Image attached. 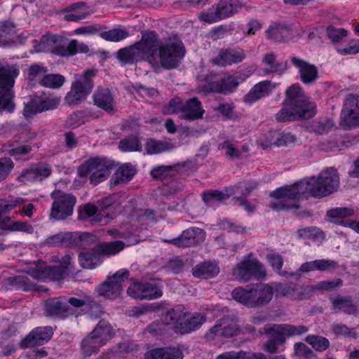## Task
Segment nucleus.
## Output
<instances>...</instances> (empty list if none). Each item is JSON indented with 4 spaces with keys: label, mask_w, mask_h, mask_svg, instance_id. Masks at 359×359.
<instances>
[{
    "label": "nucleus",
    "mask_w": 359,
    "mask_h": 359,
    "mask_svg": "<svg viewBox=\"0 0 359 359\" xmlns=\"http://www.w3.org/2000/svg\"><path fill=\"white\" fill-rule=\"evenodd\" d=\"M141 34L139 41L117 51L116 58L121 64L151 62L158 53L160 64L165 69H173L179 66L186 53L184 45L179 37L174 36L161 41L155 31L144 30Z\"/></svg>",
    "instance_id": "obj_1"
},
{
    "label": "nucleus",
    "mask_w": 359,
    "mask_h": 359,
    "mask_svg": "<svg viewBox=\"0 0 359 359\" xmlns=\"http://www.w3.org/2000/svg\"><path fill=\"white\" fill-rule=\"evenodd\" d=\"M94 307H100V305L86 294L79 297L60 296L44 302L43 313L51 319L64 320L70 317L78 318Z\"/></svg>",
    "instance_id": "obj_2"
},
{
    "label": "nucleus",
    "mask_w": 359,
    "mask_h": 359,
    "mask_svg": "<svg viewBox=\"0 0 359 359\" xmlns=\"http://www.w3.org/2000/svg\"><path fill=\"white\" fill-rule=\"evenodd\" d=\"M316 106L307 98L299 84H292L285 92V98L280 109L276 114L278 122L310 118L315 116Z\"/></svg>",
    "instance_id": "obj_3"
},
{
    "label": "nucleus",
    "mask_w": 359,
    "mask_h": 359,
    "mask_svg": "<svg viewBox=\"0 0 359 359\" xmlns=\"http://www.w3.org/2000/svg\"><path fill=\"white\" fill-rule=\"evenodd\" d=\"M269 196L277 199V201L271 202L269 205L271 209L276 211L297 210L299 208L300 199L311 196L306 180L277 188Z\"/></svg>",
    "instance_id": "obj_4"
},
{
    "label": "nucleus",
    "mask_w": 359,
    "mask_h": 359,
    "mask_svg": "<svg viewBox=\"0 0 359 359\" xmlns=\"http://www.w3.org/2000/svg\"><path fill=\"white\" fill-rule=\"evenodd\" d=\"M273 294V288L269 284L256 283L234 288L231 297L246 307L260 308L271 301Z\"/></svg>",
    "instance_id": "obj_5"
},
{
    "label": "nucleus",
    "mask_w": 359,
    "mask_h": 359,
    "mask_svg": "<svg viewBox=\"0 0 359 359\" xmlns=\"http://www.w3.org/2000/svg\"><path fill=\"white\" fill-rule=\"evenodd\" d=\"M164 320L172 325L176 334H187L198 330L206 318L201 313H190L183 305L178 304L166 311Z\"/></svg>",
    "instance_id": "obj_6"
},
{
    "label": "nucleus",
    "mask_w": 359,
    "mask_h": 359,
    "mask_svg": "<svg viewBox=\"0 0 359 359\" xmlns=\"http://www.w3.org/2000/svg\"><path fill=\"white\" fill-rule=\"evenodd\" d=\"M116 167L115 162L106 157L90 158L78 168V175L81 177H89L90 183L97 185L106 180L111 170Z\"/></svg>",
    "instance_id": "obj_7"
},
{
    "label": "nucleus",
    "mask_w": 359,
    "mask_h": 359,
    "mask_svg": "<svg viewBox=\"0 0 359 359\" xmlns=\"http://www.w3.org/2000/svg\"><path fill=\"white\" fill-rule=\"evenodd\" d=\"M310 196L320 198L329 196L338 189L339 175L334 168H328L320 172L317 177H312L306 180Z\"/></svg>",
    "instance_id": "obj_8"
},
{
    "label": "nucleus",
    "mask_w": 359,
    "mask_h": 359,
    "mask_svg": "<svg viewBox=\"0 0 359 359\" xmlns=\"http://www.w3.org/2000/svg\"><path fill=\"white\" fill-rule=\"evenodd\" d=\"M96 74L95 69H88L79 78H76L65 97V102L68 106H77L86 100L94 88L93 79Z\"/></svg>",
    "instance_id": "obj_9"
},
{
    "label": "nucleus",
    "mask_w": 359,
    "mask_h": 359,
    "mask_svg": "<svg viewBox=\"0 0 359 359\" xmlns=\"http://www.w3.org/2000/svg\"><path fill=\"white\" fill-rule=\"evenodd\" d=\"M233 273L243 282L260 280L266 276L264 265L257 258L250 256L244 257L236 264Z\"/></svg>",
    "instance_id": "obj_10"
},
{
    "label": "nucleus",
    "mask_w": 359,
    "mask_h": 359,
    "mask_svg": "<svg viewBox=\"0 0 359 359\" xmlns=\"http://www.w3.org/2000/svg\"><path fill=\"white\" fill-rule=\"evenodd\" d=\"M53 200L50 218L55 220H64L73 214L76 198L72 194L55 190L50 194Z\"/></svg>",
    "instance_id": "obj_11"
},
{
    "label": "nucleus",
    "mask_w": 359,
    "mask_h": 359,
    "mask_svg": "<svg viewBox=\"0 0 359 359\" xmlns=\"http://www.w3.org/2000/svg\"><path fill=\"white\" fill-rule=\"evenodd\" d=\"M60 102L59 97L43 91H39L31 97L30 100L25 105L23 115L27 118L46 111L55 109Z\"/></svg>",
    "instance_id": "obj_12"
},
{
    "label": "nucleus",
    "mask_w": 359,
    "mask_h": 359,
    "mask_svg": "<svg viewBox=\"0 0 359 359\" xmlns=\"http://www.w3.org/2000/svg\"><path fill=\"white\" fill-rule=\"evenodd\" d=\"M127 294L139 300H153L163 296V285L160 280L151 279L148 281L135 282L127 289Z\"/></svg>",
    "instance_id": "obj_13"
},
{
    "label": "nucleus",
    "mask_w": 359,
    "mask_h": 359,
    "mask_svg": "<svg viewBox=\"0 0 359 359\" xmlns=\"http://www.w3.org/2000/svg\"><path fill=\"white\" fill-rule=\"evenodd\" d=\"M239 7L238 4L232 0H221L208 11L201 12L198 17L201 21L211 24L232 16Z\"/></svg>",
    "instance_id": "obj_14"
},
{
    "label": "nucleus",
    "mask_w": 359,
    "mask_h": 359,
    "mask_svg": "<svg viewBox=\"0 0 359 359\" xmlns=\"http://www.w3.org/2000/svg\"><path fill=\"white\" fill-rule=\"evenodd\" d=\"M130 272L127 269H121L113 276H109L107 280L97 287L99 296L109 299L118 297L122 292V284L129 277Z\"/></svg>",
    "instance_id": "obj_15"
},
{
    "label": "nucleus",
    "mask_w": 359,
    "mask_h": 359,
    "mask_svg": "<svg viewBox=\"0 0 359 359\" xmlns=\"http://www.w3.org/2000/svg\"><path fill=\"white\" fill-rule=\"evenodd\" d=\"M114 207L112 205H106L103 206L100 211L97 207L92 203H86L83 205L79 206L78 209V218L80 220H86L88 218L95 215L93 219V224H99L104 225L109 222L114 217V214L112 212Z\"/></svg>",
    "instance_id": "obj_16"
},
{
    "label": "nucleus",
    "mask_w": 359,
    "mask_h": 359,
    "mask_svg": "<svg viewBox=\"0 0 359 359\" xmlns=\"http://www.w3.org/2000/svg\"><path fill=\"white\" fill-rule=\"evenodd\" d=\"M205 239V232L203 229L198 227H189L184 230L178 237L172 239H163V241L177 248H185L197 246Z\"/></svg>",
    "instance_id": "obj_17"
},
{
    "label": "nucleus",
    "mask_w": 359,
    "mask_h": 359,
    "mask_svg": "<svg viewBox=\"0 0 359 359\" xmlns=\"http://www.w3.org/2000/svg\"><path fill=\"white\" fill-rule=\"evenodd\" d=\"M27 273L35 280L45 281L61 280L67 273L59 266H48L45 262L38 260L34 266L27 270Z\"/></svg>",
    "instance_id": "obj_18"
},
{
    "label": "nucleus",
    "mask_w": 359,
    "mask_h": 359,
    "mask_svg": "<svg viewBox=\"0 0 359 359\" xmlns=\"http://www.w3.org/2000/svg\"><path fill=\"white\" fill-rule=\"evenodd\" d=\"M19 74L20 70L16 72L15 74H12L0 79V114L4 112L13 113L15 108L13 102L14 95L11 90Z\"/></svg>",
    "instance_id": "obj_19"
},
{
    "label": "nucleus",
    "mask_w": 359,
    "mask_h": 359,
    "mask_svg": "<svg viewBox=\"0 0 359 359\" xmlns=\"http://www.w3.org/2000/svg\"><path fill=\"white\" fill-rule=\"evenodd\" d=\"M238 329L229 317H224L217 320L215 325L205 334V337L208 341L230 338L237 335Z\"/></svg>",
    "instance_id": "obj_20"
},
{
    "label": "nucleus",
    "mask_w": 359,
    "mask_h": 359,
    "mask_svg": "<svg viewBox=\"0 0 359 359\" xmlns=\"http://www.w3.org/2000/svg\"><path fill=\"white\" fill-rule=\"evenodd\" d=\"M247 57L246 51L239 46L223 48L212 59L214 65L220 67L230 66L242 62Z\"/></svg>",
    "instance_id": "obj_21"
},
{
    "label": "nucleus",
    "mask_w": 359,
    "mask_h": 359,
    "mask_svg": "<svg viewBox=\"0 0 359 359\" xmlns=\"http://www.w3.org/2000/svg\"><path fill=\"white\" fill-rule=\"evenodd\" d=\"M290 62L298 69L300 80L304 84H313L319 78L318 69L315 65L297 56H291Z\"/></svg>",
    "instance_id": "obj_22"
},
{
    "label": "nucleus",
    "mask_w": 359,
    "mask_h": 359,
    "mask_svg": "<svg viewBox=\"0 0 359 359\" xmlns=\"http://www.w3.org/2000/svg\"><path fill=\"white\" fill-rule=\"evenodd\" d=\"M53 330L50 326L37 327L33 329L20 342L22 348L41 346L47 343L53 337Z\"/></svg>",
    "instance_id": "obj_23"
},
{
    "label": "nucleus",
    "mask_w": 359,
    "mask_h": 359,
    "mask_svg": "<svg viewBox=\"0 0 359 359\" xmlns=\"http://www.w3.org/2000/svg\"><path fill=\"white\" fill-rule=\"evenodd\" d=\"M276 84L269 80L258 82L243 97V102L247 105H252L261 99L269 96L275 89Z\"/></svg>",
    "instance_id": "obj_24"
},
{
    "label": "nucleus",
    "mask_w": 359,
    "mask_h": 359,
    "mask_svg": "<svg viewBox=\"0 0 359 359\" xmlns=\"http://www.w3.org/2000/svg\"><path fill=\"white\" fill-rule=\"evenodd\" d=\"M265 332L271 335V337L264 343L262 349L269 354L276 353L278 351V346L283 345L287 339L281 325L275 324L267 327Z\"/></svg>",
    "instance_id": "obj_25"
},
{
    "label": "nucleus",
    "mask_w": 359,
    "mask_h": 359,
    "mask_svg": "<svg viewBox=\"0 0 359 359\" xmlns=\"http://www.w3.org/2000/svg\"><path fill=\"white\" fill-rule=\"evenodd\" d=\"M52 173L50 165L43 163H35L22 172L18 180L23 183L34 181H41L49 177Z\"/></svg>",
    "instance_id": "obj_26"
},
{
    "label": "nucleus",
    "mask_w": 359,
    "mask_h": 359,
    "mask_svg": "<svg viewBox=\"0 0 359 359\" xmlns=\"http://www.w3.org/2000/svg\"><path fill=\"white\" fill-rule=\"evenodd\" d=\"M241 188V183L235 185L233 188L220 191L217 189H209L202 193V200L208 206H213L229 199L232 195L238 192Z\"/></svg>",
    "instance_id": "obj_27"
},
{
    "label": "nucleus",
    "mask_w": 359,
    "mask_h": 359,
    "mask_svg": "<svg viewBox=\"0 0 359 359\" xmlns=\"http://www.w3.org/2000/svg\"><path fill=\"white\" fill-rule=\"evenodd\" d=\"M36 285L26 275H17L4 278L1 287L6 290L32 291L36 290Z\"/></svg>",
    "instance_id": "obj_28"
},
{
    "label": "nucleus",
    "mask_w": 359,
    "mask_h": 359,
    "mask_svg": "<svg viewBox=\"0 0 359 359\" xmlns=\"http://www.w3.org/2000/svg\"><path fill=\"white\" fill-rule=\"evenodd\" d=\"M61 13H64L63 19L67 22H79L87 18L91 12L84 1L73 3L65 7Z\"/></svg>",
    "instance_id": "obj_29"
},
{
    "label": "nucleus",
    "mask_w": 359,
    "mask_h": 359,
    "mask_svg": "<svg viewBox=\"0 0 359 359\" xmlns=\"http://www.w3.org/2000/svg\"><path fill=\"white\" fill-rule=\"evenodd\" d=\"M205 114L201 102L198 97L187 100L183 103L181 118L187 121L201 119Z\"/></svg>",
    "instance_id": "obj_30"
},
{
    "label": "nucleus",
    "mask_w": 359,
    "mask_h": 359,
    "mask_svg": "<svg viewBox=\"0 0 359 359\" xmlns=\"http://www.w3.org/2000/svg\"><path fill=\"white\" fill-rule=\"evenodd\" d=\"M20 36L16 34L15 25L10 20H4L0 24V47L16 46Z\"/></svg>",
    "instance_id": "obj_31"
},
{
    "label": "nucleus",
    "mask_w": 359,
    "mask_h": 359,
    "mask_svg": "<svg viewBox=\"0 0 359 359\" xmlns=\"http://www.w3.org/2000/svg\"><path fill=\"white\" fill-rule=\"evenodd\" d=\"M150 175L154 180H161L164 186H168L172 189V191H169V194L175 191L176 182L172 166L158 165L154 167L151 170Z\"/></svg>",
    "instance_id": "obj_32"
},
{
    "label": "nucleus",
    "mask_w": 359,
    "mask_h": 359,
    "mask_svg": "<svg viewBox=\"0 0 359 359\" xmlns=\"http://www.w3.org/2000/svg\"><path fill=\"white\" fill-rule=\"evenodd\" d=\"M93 101L95 105L109 114L114 111V98L108 88H97L93 95Z\"/></svg>",
    "instance_id": "obj_33"
},
{
    "label": "nucleus",
    "mask_w": 359,
    "mask_h": 359,
    "mask_svg": "<svg viewBox=\"0 0 359 359\" xmlns=\"http://www.w3.org/2000/svg\"><path fill=\"white\" fill-rule=\"evenodd\" d=\"M144 359H183V352L177 347L165 346L147 351Z\"/></svg>",
    "instance_id": "obj_34"
},
{
    "label": "nucleus",
    "mask_w": 359,
    "mask_h": 359,
    "mask_svg": "<svg viewBox=\"0 0 359 359\" xmlns=\"http://www.w3.org/2000/svg\"><path fill=\"white\" fill-rule=\"evenodd\" d=\"M296 140L295 135L290 132L277 134L276 132L270 131L268 133V137L262 143V147L267 148L273 144L276 147H287L294 144Z\"/></svg>",
    "instance_id": "obj_35"
},
{
    "label": "nucleus",
    "mask_w": 359,
    "mask_h": 359,
    "mask_svg": "<svg viewBox=\"0 0 359 359\" xmlns=\"http://www.w3.org/2000/svg\"><path fill=\"white\" fill-rule=\"evenodd\" d=\"M96 245L92 249L84 250L79 255V262L81 267L87 269H95L102 262V258L97 250Z\"/></svg>",
    "instance_id": "obj_36"
},
{
    "label": "nucleus",
    "mask_w": 359,
    "mask_h": 359,
    "mask_svg": "<svg viewBox=\"0 0 359 359\" xmlns=\"http://www.w3.org/2000/svg\"><path fill=\"white\" fill-rule=\"evenodd\" d=\"M219 273V266L216 262L205 261L196 264L193 268V276L195 278L210 279L213 278Z\"/></svg>",
    "instance_id": "obj_37"
},
{
    "label": "nucleus",
    "mask_w": 359,
    "mask_h": 359,
    "mask_svg": "<svg viewBox=\"0 0 359 359\" xmlns=\"http://www.w3.org/2000/svg\"><path fill=\"white\" fill-rule=\"evenodd\" d=\"M334 311H342L345 313L352 315L356 313L358 306L353 303V298L350 295L338 296L331 299Z\"/></svg>",
    "instance_id": "obj_38"
},
{
    "label": "nucleus",
    "mask_w": 359,
    "mask_h": 359,
    "mask_svg": "<svg viewBox=\"0 0 359 359\" xmlns=\"http://www.w3.org/2000/svg\"><path fill=\"white\" fill-rule=\"evenodd\" d=\"M135 173L136 170L131 163H124L116 170L111 180L114 185L125 184L130 181Z\"/></svg>",
    "instance_id": "obj_39"
},
{
    "label": "nucleus",
    "mask_w": 359,
    "mask_h": 359,
    "mask_svg": "<svg viewBox=\"0 0 359 359\" xmlns=\"http://www.w3.org/2000/svg\"><path fill=\"white\" fill-rule=\"evenodd\" d=\"M91 334L97 338L103 346L111 339L114 335L111 325L104 320H100L93 330Z\"/></svg>",
    "instance_id": "obj_40"
},
{
    "label": "nucleus",
    "mask_w": 359,
    "mask_h": 359,
    "mask_svg": "<svg viewBox=\"0 0 359 359\" xmlns=\"http://www.w3.org/2000/svg\"><path fill=\"white\" fill-rule=\"evenodd\" d=\"M276 55L274 53H269L264 55L262 62L268 67L265 70L266 74L276 73L283 74L287 69V62H276Z\"/></svg>",
    "instance_id": "obj_41"
},
{
    "label": "nucleus",
    "mask_w": 359,
    "mask_h": 359,
    "mask_svg": "<svg viewBox=\"0 0 359 359\" xmlns=\"http://www.w3.org/2000/svg\"><path fill=\"white\" fill-rule=\"evenodd\" d=\"M125 243L122 241H115L111 242H102L96 245L101 257L104 255H115L125 248Z\"/></svg>",
    "instance_id": "obj_42"
},
{
    "label": "nucleus",
    "mask_w": 359,
    "mask_h": 359,
    "mask_svg": "<svg viewBox=\"0 0 359 359\" xmlns=\"http://www.w3.org/2000/svg\"><path fill=\"white\" fill-rule=\"evenodd\" d=\"M61 41H60L51 48L50 51L53 54L61 57H70L79 53L78 41L76 39L71 40L67 46L61 43Z\"/></svg>",
    "instance_id": "obj_43"
},
{
    "label": "nucleus",
    "mask_w": 359,
    "mask_h": 359,
    "mask_svg": "<svg viewBox=\"0 0 359 359\" xmlns=\"http://www.w3.org/2000/svg\"><path fill=\"white\" fill-rule=\"evenodd\" d=\"M102 346H103V343H101L91 333L81 342V348L85 357L96 353Z\"/></svg>",
    "instance_id": "obj_44"
},
{
    "label": "nucleus",
    "mask_w": 359,
    "mask_h": 359,
    "mask_svg": "<svg viewBox=\"0 0 359 359\" xmlns=\"http://www.w3.org/2000/svg\"><path fill=\"white\" fill-rule=\"evenodd\" d=\"M339 125L346 130L359 126V115L353 109H343L341 113Z\"/></svg>",
    "instance_id": "obj_45"
},
{
    "label": "nucleus",
    "mask_w": 359,
    "mask_h": 359,
    "mask_svg": "<svg viewBox=\"0 0 359 359\" xmlns=\"http://www.w3.org/2000/svg\"><path fill=\"white\" fill-rule=\"evenodd\" d=\"M201 81L204 82V83L199 87L201 92L205 94L210 93H218L219 80L217 79L216 74L210 72L204 76H201Z\"/></svg>",
    "instance_id": "obj_46"
},
{
    "label": "nucleus",
    "mask_w": 359,
    "mask_h": 359,
    "mask_svg": "<svg viewBox=\"0 0 359 359\" xmlns=\"http://www.w3.org/2000/svg\"><path fill=\"white\" fill-rule=\"evenodd\" d=\"M242 81L243 79L239 81L238 78L233 76H229L219 79L218 93L229 95L233 93Z\"/></svg>",
    "instance_id": "obj_47"
},
{
    "label": "nucleus",
    "mask_w": 359,
    "mask_h": 359,
    "mask_svg": "<svg viewBox=\"0 0 359 359\" xmlns=\"http://www.w3.org/2000/svg\"><path fill=\"white\" fill-rule=\"evenodd\" d=\"M118 149L123 152L140 151L142 143L137 135H133L121 140Z\"/></svg>",
    "instance_id": "obj_48"
},
{
    "label": "nucleus",
    "mask_w": 359,
    "mask_h": 359,
    "mask_svg": "<svg viewBox=\"0 0 359 359\" xmlns=\"http://www.w3.org/2000/svg\"><path fill=\"white\" fill-rule=\"evenodd\" d=\"M64 76L58 74H50L43 76L39 81V83L43 87L57 89L60 88L65 83Z\"/></svg>",
    "instance_id": "obj_49"
},
{
    "label": "nucleus",
    "mask_w": 359,
    "mask_h": 359,
    "mask_svg": "<svg viewBox=\"0 0 359 359\" xmlns=\"http://www.w3.org/2000/svg\"><path fill=\"white\" fill-rule=\"evenodd\" d=\"M305 341L318 352H323L330 346L329 339L320 335L309 334L306 337Z\"/></svg>",
    "instance_id": "obj_50"
},
{
    "label": "nucleus",
    "mask_w": 359,
    "mask_h": 359,
    "mask_svg": "<svg viewBox=\"0 0 359 359\" xmlns=\"http://www.w3.org/2000/svg\"><path fill=\"white\" fill-rule=\"evenodd\" d=\"M267 359V356L262 353H252L246 355L243 351H229L220 354L216 359Z\"/></svg>",
    "instance_id": "obj_51"
},
{
    "label": "nucleus",
    "mask_w": 359,
    "mask_h": 359,
    "mask_svg": "<svg viewBox=\"0 0 359 359\" xmlns=\"http://www.w3.org/2000/svg\"><path fill=\"white\" fill-rule=\"evenodd\" d=\"M129 32L126 29H112L100 33V36L107 41L118 42L129 36Z\"/></svg>",
    "instance_id": "obj_52"
},
{
    "label": "nucleus",
    "mask_w": 359,
    "mask_h": 359,
    "mask_svg": "<svg viewBox=\"0 0 359 359\" xmlns=\"http://www.w3.org/2000/svg\"><path fill=\"white\" fill-rule=\"evenodd\" d=\"M168 144L164 141L148 138L144 144L145 150L148 154H157L168 149Z\"/></svg>",
    "instance_id": "obj_53"
},
{
    "label": "nucleus",
    "mask_w": 359,
    "mask_h": 359,
    "mask_svg": "<svg viewBox=\"0 0 359 359\" xmlns=\"http://www.w3.org/2000/svg\"><path fill=\"white\" fill-rule=\"evenodd\" d=\"M331 330L337 337H344L345 339H355L358 337L355 328H349L346 325L341 323L333 324Z\"/></svg>",
    "instance_id": "obj_54"
},
{
    "label": "nucleus",
    "mask_w": 359,
    "mask_h": 359,
    "mask_svg": "<svg viewBox=\"0 0 359 359\" xmlns=\"http://www.w3.org/2000/svg\"><path fill=\"white\" fill-rule=\"evenodd\" d=\"M218 149L219 150H225V156L228 158L238 159L241 157V150L231 140H226L219 143Z\"/></svg>",
    "instance_id": "obj_55"
},
{
    "label": "nucleus",
    "mask_w": 359,
    "mask_h": 359,
    "mask_svg": "<svg viewBox=\"0 0 359 359\" xmlns=\"http://www.w3.org/2000/svg\"><path fill=\"white\" fill-rule=\"evenodd\" d=\"M234 28L229 25H222L211 29L209 32L210 37L217 41L233 34Z\"/></svg>",
    "instance_id": "obj_56"
},
{
    "label": "nucleus",
    "mask_w": 359,
    "mask_h": 359,
    "mask_svg": "<svg viewBox=\"0 0 359 359\" xmlns=\"http://www.w3.org/2000/svg\"><path fill=\"white\" fill-rule=\"evenodd\" d=\"M32 151V147L29 144H20L15 147L11 148L8 150V154L12 156L15 160H28V158L25 156L29 154Z\"/></svg>",
    "instance_id": "obj_57"
},
{
    "label": "nucleus",
    "mask_w": 359,
    "mask_h": 359,
    "mask_svg": "<svg viewBox=\"0 0 359 359\" xmlns=\"http://www.w3.org/2000/svg\"><path fill=\"white\" fill-rule=\"evenodd\" d=\"M4 230L9 231H21L27 233H32L34 227L28 222L13 221L7 223L6 227Z\"/></svg>",
    "instance_id": "obj_58"
},
{
    "label": "nucleus",
    "mask_w": 359,
    "mask_h": 359,
    "mask_svg": "<svg viewBox=\"0 0 359 359\" xmlns=\"http://www.w3.org/2000/svg\"><path fill=\"white\" fill-rule=\"evenodd\" d=\"M283 328V330L285 332V334L287 338L291 337H297L301 336L304 334H306L309 332V327L303 325H294L291 324H280Z\"/></svg>",
    "instance_id": "obj_59"
},
{
    "label": "nucleus",
    "mask_w": 359,
    "mask_h": 359,
    "mask_svg": "<svg viewBox=\"0 0 359 359\" xmlns=\"http://www.w3.org/2000/svg\"><path fill=\"white\" fill-rule=\"evenodd\" d=\"M235 107L233 103H220L215 109V111L220 113L224 120H232L236 118L234 112Z\"/></svg>",
    "instance_id": "obj_60"
},
{
    "label": "nucleus",
    "mask_w": 359,
    "mask_h": 359,
    "mask_svg": "<svg viewBox=\"0 0 359 359\" xmlns=\"http://www.w3.org/2000/svg\"><path fill=\"white\" fill-rule=\"evenodd\" d=\"M354 215V210L350 208H337L327 212V215L330 218L339 219L337 222L339 224L341 220L346 217Z\"/></svg>",
    "instance_id": "obj_61"
},
{
    "label": "nucleus",
    "mask_w": 359,
    "mask_h": 359,
    "mask_svg": "<svg viewBox=\"0 0 359 359\" xmlns=\"http://www.w3.org/2000/svg\"><path fill=\"white\" fill-rule=\"evenodd\" d=\"M71 238V235L69 233L60 232L55 235L48 236L46 238V244L50 246H60L67 244Z\"/></svg>",
    "instance_id": "obj_62"
},
{
    "label": "nucleus",
    "mask_w": 359,
    "mask_h": 359,
    "mask_svg": "<svg viewBox=\"0 0 359 359\" xmlns=\"http://www.w3.org/2000/svg\"><path fill=\"white\" fill-rule=\"evenodd\" d=\"M14 163L9 157L0 158V182L6 180L14 168Z\"/></svg>",
    "instance_id": "obj_63"
},
{
    "label": "nucleus",
    "mask_w": 359,
    "mask_h": 359,
    "mask_svg": "<svg viewBox=\"0 0 359 359\" xmlns=\"http://www.w3.org/2000/svg\"><path fill=\"white\" fill-rule=\"evenodd\" d=\"M327 37L333 42L337 43L341 41L344 38H345L348 32L344 28H335L334 27L330 25L327 27L326 29Z\"/></svg>",
    "instance_id": "obj_64"
}]
</instances>
